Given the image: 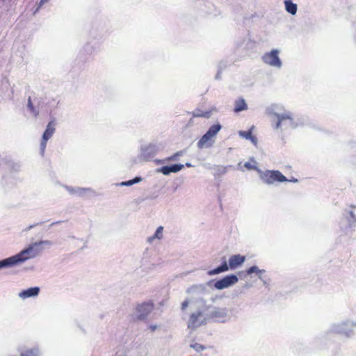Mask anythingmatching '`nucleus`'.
Returning a JSON list of instances; mask_svg holds the SVG:
<instances>
[{
  "instance_id": "nucleus-14",
  "label": "nucleus",
  "mask_w": 356,
  "mask_h": 356,
  "mask_svg": "<svg viewBox=\"0 0 356 356\" xmlns=\"http://www.w3.org/2000/svg\"><path fill=\"white\" fill-rule=\"evenodd\" d=\"M248 108L247 104L244 99H239L235 102L234 111L236 113H238L242 111H245Z\"/></svg>"
},
{
  "instance_id": "nucleus-20",
  "label": "nucleus",
  "mask_w": 356,
  "mask_h": 356,
  "mask_svg": "<svg viewBox=\"0 0 356 356\" xmlns=\"http://www.w3.org/2000/svg\"><path fill=\"white\" fill-rule=\"evenodd\" d=\"M39 352L37 348L27 349L24 353V356H38Z\"/></svg>"
},
{
  "instance_id": "nucleus-32",
  "label": "nucleus",
  "mask_w": 356,
  "mask_h": 356,
  "mask_svg": "<svg viewBox=\"0 0 356 356\" xmlns=\"http://www.w3.org/2000/svg\"><path fill=\"white\" fill-rule=\"evenodd\" d=\"M18 296H19V298H22V296H23L22 290L19 292Z\"/></svg>"
},
{
  "instance_id": "nucleus-23",
  "label": "nucleus",
  "mask_w": 356,
  "mask_h": 356,
  "mask_svg": "<svg viewBox=\"0 0 356 356\" xmlns=\"http://www.w3.org/2000/svg\"><path fill=\"white\" fill-rule=\"evenodd\" d=\"M262 271L259 270L257 266H251L247 270V274L250 275L253 273H255L257 274H260Z\"/></svg>"
},
{
  "instance_id": "nucleus-16",
  "label": "nucleus",
  "mask_w": 356,
  "mask_h": 356,
  "mask_svg": "<svg viewBox=\"0 0 356 356\" xmlns=\"http://www.w3.org/2000/svg\"><path fill=\"white\" fill-rule=\"evenodd\" d=\"M39 291H40V288L38 286L31 287L26 290H24V298L36 296L38 295Z\"/></svg>"
},
{
  "instance_id": "nucleus-18",
  "label": "nucleus",
  "mask_w": 356,
  "mask_h": 356,
  "mask_svg": "<svg viewBox=\"0 0 356 356\" xmlns=\"http://www.w3.org/2000/svg\"><path fill=\"white\" fill-rule=\"evenodd\" d=\"M163 227L162 226H159L156 229L155 234L153 236L148 237L147 242L152 243L155 238L161 239L163 237Z\"/></svg>"
},
{
  "instance_id": "nucleus-21",
  "label": "nucleus",
  "mask_w": 356,
  "mask_h": 356,
  "mask_svg": "<svg viewBox=\"0 0 356 356\" xmlns=\"http://www.w3.org/2000/svg\"><path fill=\"white\" fill-rule=\"evenodd\" d=\"M48 1H49V0H41V1H40V3H39L38 5L37 4V3H35L34 4V6H31V4H29V5L27 6L26 10H29V7H31L30 10H33V8L35 6H36V8L33 11V14H35V13L39 10L40 7L42 4H44V3H47Z\"/></svg>"
},
{
  "instance_id": "nucleus-10",
  "label": "nucleus",
  "mask_w": 356,
  "mask_h": 356,
  "mask_svg": "<svg viewBox=\"0 0 356 356\" xmlns=\"http://www.w3.org/2000/svg\"><path fill=\"white\" fill-rule=\"evenodd\" d=\"M55 125L56 123L54 120L49 122V124L47 126L46 130L44 131L42 139L41 142V149L42 152H44V149L47 145V140L52 136L54 133L55 132Z\"/></svg>"
},
{
  "instance_id": "nucleus-29",
  "label": "nucleus",
  "mask_w": 356,
  "mask_h": 356,
  "mask_svg": "<svg viewBox=\"0 0 356 356\" xmlns=\"http://www.w3.org/2000/svg\"><path fill=\"white\" fill-rule=\"evenodd\" d=\"M134 184V181L133 180H129L125 182H123L122 184L124 186H131Z\"/></svg>"
},
{
  "instance_id": "nucleus-3",
  "label": "nucleus",
  "mask_w": 356,
  "mask_h": 356,
  "mask_svg": "<svg viewBox=\"0 0 356 356\" xmlns=\"http://www.w3.org/2000/svg\"><path fill=\"white\" fill-rule=\"evenodd\" d=\"M261 179L267 184H272L276 181L284 182L286 177L278 170H266L260 175Z\"/></svg>"
},
{
  "instance_id": "nucleus-25",
  "label": "nucleus",
  "mask_w": 356,
  "mask_h": 356,
  "mask_svg": "<svg viewBox=\"0 0 356 356\" xmlns=\"http://www.w3.org/2000/svg\"><path fill=\"white\" fill-rule=\"evenodd\" d=\"M244 166L248 170H257V167L254 165L252 164L250 162L245 163Z\"/></svg>"
},
{
  "instance_id": "nucleus-7",
  "label": "nucleus",
  "mask_w": 356,
  "mask_h": 356,
  "mask_svg": "<svg viewBox=\"0 0 356 356\" xmlns=\"http://www.w3.org/2000/svg\"><path fill=\"white\" fill-rule=\"evenodd\" d=\"M238 280V279L235 275H227L225 277L217 280L214 284V286L217 289L221 290L236 284Z\"/></svg>"
},
{
  "instance_id": "nucleus-28",
  "label": "nucleus",
  "mask_w": 356,
  "mask_h": 356,
  "mask_svg": "<svg viewBox=\"0 0 356 356\" xmlns=\"http://www.w3.org/2000/svg\"><path fill=\"white\" fill-rule=\"evenodd\" d=\"M9 356H22V349L19 347L17 348V355H10Z\"/></svg>"
},
{
  "instance_id": "nucleus-17",
  "label": "nucleus",
  "mask_w": 356,
  "mask_h": 356,
  "mask_svg": "<svg viewBox=\"0 0 356 356\" xmlns=\"http://www.w3.org/2000/svg\"><path fill=\"white\" fill-rule=\"evenodd\" d=\"M202 316L201 312L193 313L191 315L189 319V327H196L200 325V323H197V320L199 317Z\"/></svg>"
},
{
  "instance_id": "nucleus-12",
  "label": "nucleus",
  "mask_w": 356,
  "mask_h": 356,
  "mask_svg": "<svg viewBox=\"0 0 356 356\" xmlns=\"http://www.w3.org/2000/svg\"><path fill=\"white\" fill-rule=\"evenodd\" d=\"M183 164H174L172 165H165L161 168L160 172L165 175L171 172H177L184 168Z\"/></svg>"
},
{
  "instance_id": "nucleus-5",
  "label": "nucleus",
  "mask_w": 356,
  "mask_h": 356,
  "mask_svg": "<svg viewBox=\"0 0 356 356\" xmlns=\"http://www.w3.org/2000/svg\"><path fill=\"white\" fill-rule=\"evenodd\" d=\"M20 168V164L19 163H15L12 160L3 159L1 161H0V176L1 175L3 178L6 177L3 173V171L8 170L11 174H14L15 172H19Z\"/></svg>"
},
{
  "instance_id": "nucleus-31",
  "label": "nucleus",
  "mask_w": 356,
  "mask_h": 356,
  "mask_svg": "<svg viewBox=\"0 0 356 356\" xmlns=\"http://www.w3.org/2000/svg\"><path fill=\"white\" fill-rule=\"evenodd\" d=\"M149 328L151 329L152 331H154L156 328V325H151L149 327Z\"/></svg>"
},
{
  "instance_id": "nucleus-8",
  "label": "nucleus",
  "mask_w": 356,
  "mask_h": 356,
  "mask_svg": "<svg viewBox=\"0 0 356 356\" xmlns=\"http://www.w3.org/2000/svg\"><path fill=\"white\" fill-rule=\"evenodd\" d=\"M154 308V304L152 301L143 302L136 307V312L138 313V320H144L150 314Z\"/></svg>"
},
{
  "instance_id": "nucleus-22",
  "label": "nucleus",
  "mask_w": 356,
  "mask_h": 356,
  "mask_svg": "<svg viewBox=\"0 0 356 356\" xmlns=\"http://www.w3.org/2000/svg\"><path fill=\"white\" fill-rule=\"evenodd\" d=\"M191 347L195 350L197 352H201L206 349V347L202 344H200L198 343H195L191 345Z\"/></svg>"
},
{
  "instance_id": "nucleus-30",
  "label": "nucleus",
  "mask_w": 356,
  "mask_h": 356,
  "mask_svg": "<svg viewBox=\"0 0 356 356\" xmlns=\"http://www.w3.org/2000/svg\"><path fill=\"white\" fill-rule=\"evenodd\" d=\"M133 181H134V184L139 182L141 180L140 177H136L134 179H132Z\"/></svg>"
},
{
  "instance_id": "nucleus-33",
  "label": "nucleus",
  "mask_w": 356,
  "mask_h": 356,
  "mask_svg": "<svg viewBox=\"0 0 356 356\" xmlns=\"http://www.w3.org/2000/svg\"><path fill=\"white\" fill-rule=\"evenodd\" d=\"M186 165L187 167H191V165L190 163H188L186 164Z\"/></svg>"
},
{
  "instance_id": "nucleus-27",
  "label": "nucleus",
  "mask_w": 356,
  "mask_h": 356,
  "mask_svg": "<svg viewBox=\"0 0 356 356\" xmlns=\"http://www.w3.org/2000/svg\"><path fill=\"white\" fill-rule=\"evenodd\" d=\"M188 300L184 301L181 304V309L185 310L186 309V307H188Z\"/></svg>"
},
{
  "instance_id": "nucleus-11",
  "label": "nucleus",
  "mask_w": 356,
  "mask_h": 356,
  "mask_svg": "<svg viewBox=\"0 0 356 356\" xmlns=\"http://www.w3.org/2000/svg\"><path fill=\"white\" fill-rule=\"evenodd\" d=\"M274 116L277 118V122L275 126V129H279L281 127L282 122L285 121L292 122L293 118L291 113H285L283 114L274 113Z\"/></svg>"
},
{
  "instance_id": "nucleus-1",
  "label": "nucleus",
  "mask_w": 356,
  "mask_h": 356,
  "mask_svg": "<svg viewBox=\"0 0 356 356\" xmlns=\"http://www.w3.org/2000/svg\"><path fill=\"white\" fill-rule=\"evenodd\" d=\"M245 260V257L241 254H234L230 257L229 259V265L227 261H225L221 266L210 270L209 272V275H213L219 274L222 272L227 271L229 269L234 270L237 267L243 264Z\"/></svg>"
},
{
  "instance_id": "nucleus-15",
  "label": "nucleus",
  "mask_w": 356,
  "mask_h": 356,
  "mask_svg": "<svg viewBox=\"0 0 356 356\" xmlns=\"http://www.w3.org/2000/svg\"><path fill=\"white\" fill-rule=\"evenodd\" d=\"M285 8L288 13L295 15L297 12V5L293 3L291 0H285Z\"/></svg>"
},
{
  "instance_id": "nucleus-26",
  "label": "nucleus",
  "mask_w": 356,
  "mask_h": 356,
  "mask_svg": "<svg viewBox=\"0 0 356 356\" xmlns=\"http://www.w3.org/2000/svg\"><path fill=\"white\" fill-rule=\"evenodd\" d=\"M182 154H183L182 152H177V153H175V154H173L172 156L169 157L168 160H171V161L176 160L178 156H181Z\"/></svg>"
},
{
  "instance_id": "nucleus-6",
  "label": "nucleus",
  "mask_w": 356,
  "mask_h": 356,
  "mask_svg": "<svg viewBox=\"0 0 356 356\" xmlns=\"http://www.w3.org/2000/svg\"><path fill=\"white\" fill-rule=\"evenodd\" d=\"M278 54L279 51L277 49H273L270 52H267L262 57L263 61L270 66L280 67L282 62Z\"/></svg>"
},
{
  "instance_id": "nucleus-13",
  "label": "nucleus",
  "mask_w": 356,
  "mask_h": 356,
  "mask_svg": "<svg viewBox=\"0 0 356 356\" xmlns=\"http://www.w3.org/2000/svg\"><path fill=\"white\" fill-rule=\"evenodd\" d=\"M239 136L247 139L250 140L253 144L256 145L257 143V139L256 136L252 134V130L249 129L248 131H239Z\"/></svg>"
},
{
  "instance_id": "nucleus-9",
  "label": "nucleus",
  "mask_w": 356,
  "mask_h": 356,
  "mask_svg": "<svg viewBox=\"0 0 356 356\" xmlns=\"http://www.w3.org/2000/svg\"><path fill=\"white\" fill-rule=\"evenodd\" d=\"M43 243L42 241L39 243H33L30 245L28 248L24 250V261L26 259L34 257L37 256L42 251L41 245Z\"/></svg>"
},
{
  "instance_id": "nucleus-2",
  "label": "nucleus",
  "mask_w": 356,
  "mask_h": 356,
  "mask_svg": "<svg viewBox=\"0 0 356 356\" xmlns=\"http://www.w3.org/2000/svg\"><path fill=\"white\" fill-rule=\"evenodd\" d=\"M221 126L219 124L212 125L205 134L198 140L197 146L199 149L210 147L214 143V138L220 130Z\"/></svg>"
},
{
  "instance_id": "nucleus-4",
  "label": "nucleus",
  "mask_w": 356,
  "mask_h": 356,
  "mask_svg": "<svg viewBox=\"0 0 356 356\" xmlns=\"http://www.w3.org/2000/svg\"><path fill=\"white\" fill-rule=\"evenodd\" d=\"M22 263V250L11 257L0 260V270L17 266Z\"/></svg>"
},
{
  "instance_id": "nucleus-19",
  "label": "nucleus",
  "mask_w": 356,
  "mask_h": 356,
  "mask_svg": "<svg viewBox=\"0 0 356 356\" xmlns=\"http://www.w3.org/2000/svg\"><path fill=\"white\" fill-rule=\"evenodd\" d=\"M193 116L195 118H209L211 116V111H202L200 109H197L193 113Z\"/></svg>"
},
{
  "instance_id": "nucleus-24",
  "label": "nucleus",
  "mask_w": 356,
  "mask_h": 356,
  "mask_svg": "<svg viewBox=\"0 0 356 356\" xmlns=\"http://www.w3.org/2000/svg\"><path fill=\"white\" fill-rule=\"evenodd\" d=\"M28 108L30 109V111L36 115L38 114V111H35L32 105V103L31 102V99L29 98L28 100Z\"/></svg>"
}]
</instances>
